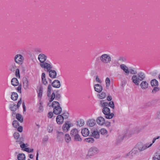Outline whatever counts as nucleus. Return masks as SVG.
I'll list each match as a JSON object with an SVG mask.
<instances>
[{"label": "nucleus", "instance_id": "nucleus-18", "mask_svg": "<svg viewBox=\"0 0 160 160\" xmlns=\"http://www.w3.org/2000/svg\"><path fill=\"white\" fill-rule=\"evenodd\" d=\"M48 72L49 73V76L50 78H56L57 73L54 70H51Z\"/></svg>", "mask_w": 160, "mask_h": 160}, {"label": "nucleus", "instance_id": "nucleus-27", "mask_svg": "<svg viewBox=\"0 0 160 160\" xmlns=\"http://www.w3.org/2000/svg\"><path fill=\"white\" fill-rule=\"evenodd\" d=\"M12 85L14 86H18L19 84V82L18 79L16 78H13L11 80Z\"/></svg>", "mask_w": 160, "mask_h": 160}, {"label": "nucleus", "instance_id": "nucleus-59", "mask_svg": "<svg viewBox=\"0 0 160 160\" xmlns=\"http://www.w3.org/2000/svg\"><path fill=\"white\" fill-rule=\"evenodd\" d=\"M129 71L130 73L132 74H135L137 73V72L135 70L133 69H130Z\"/></svg>", "mask_w": 160, "mask_h": 160}, {"label": "nucleus", "instance_id": "nucleus-31", "mask_svg": "<svg viewBox=\"0 0 160 160\" xmlns=\"http://www.w3.org/2000/svg\"><path fill=\"white\" fill-rule=\"evenodd\" d=\"M106 96V95L104 92H102L101 93L97 95L98 98L101 99L105 98Z\"/></svg>", "mask_w": 160, "mask_h": 160}, {"label": "nucleus", "instance_id": "nucleus-33", "mask_svg": "<svg viewBox=\"0 0 160 160\" xmlns=\"http://www.w3.org/2000/svg\"><path fill=\"white\" fill-rule=\"evenodd\" d=\"M100 106L104 108V107H107L108 106V103L106 102H105L103 100H101L100 101Z\"/></svg>", "mask_w": 160, "mask_h": 160}, {"label": "nucleus", "instance_id": "nucleus-57", "mask_svg": "<svg viewBox=\"0 0 160 160\" xmlns=\"http://www.w3.org/2000/svg\"><path fill=\"white\" fill-rule=\"evenodd\" d=\"M48 139V136L45 137L42 140V142L43 143H45L47 142Z\"/></svg>", "mask_w": 160, "mask_h": 160}, {"label": "nucleus", "instance_id": "nucleus-10", "mask_svg": "<svg viewBox=\"0 0 160 160\" xmlns=\"http://www.w3.org/2000/svg\"><path fill=\"white\" fill-rule=\"evenodd\" d=\"M134 148H136L138 151L139 152H142L145 150L144 144L140 142L137 144Z\"/></svg>", "mask_w": 160, "mask_h": 160}, {"label": "nucleus", "instance_id": "nucleus-45", "mask_svg": "<svg viewBox=\"0 0 160 160\" xmlns=\"http://www.w3.org/2000/svg\"><path fill=\"white\" fill-rule=\"evenodd\" d=\"M12 125L15 128H17L19 126L18 122L16 120H14L13 122Z\"/></svg>", "mask_w": 160, "mask_h": 160}, {"label": "nucleus", "instance_id": "nucleus-2", "mask_svg": "<svg viewBox=\"0 0 160 160\" xmlns=\"http://www.w3.org/2000/svg\"><path fill=\"white\" fill-rule=\"evenodd\" d=\"M70 135L72 137L74 138V140L79 142L82 141V139L79 134V131L78 129L75 128L72 129L70 131Z\"/></svg>", "mask_w": 160, "mask_h": 160}, {"label": "nucleus", "instance_id": "nucleus-64", "mask_svg": "<svg viewBox=\"0 0 160 160\" xmlns=\"http://www.w3.org/2000/svg\"><path fill=\"white\" fill-rule=\"evenodd\" d=\"M112 99V98L111 96H108V97L107 98V100L108 101H110Z\"/></svg>", "mask_w": 160, "mask_h": 160}, {"label": "nucleus", "instance_id": "nucleus-14", "mask_svg": "<svg viewBox=\"0 0 160 160\" xmlns=\"http://www.w3.org/2000/svg\"><path fill=\"white\" fill-rule=\"evenodd\" d=\"M64 120L63 118L61 115H58L56 118V122L59 124H62Z\"/></svg>", "mask_w": 160, "mask_h": 160}, {"label": "nucleus", "instance_id": "nucleus-41", "mask_svg": "<svg viewBox=\"0 0 160 160\" xmlns=\"http://www.w3.org/2000/svg\"><path fill=\"white\" fill-rule=\"evenodd\" d=\"M16 118L21 122H22L23 121V119L22 115L18 113H17L16 115Z\"/></svg>", "mask_w": 160, "mask_h": 160}, {"label": "nucleus", "instance_id": "nucleus-23", "mask_svg": "<svg viewBox=\"0 0 160 160\" xmlns=\"http://www.w3.org/2000/svg\"><path fill=\"white\" fill-rule=\"evenodd\" d=\"M17 160H26L25 155L23 153L18 154L17 156Z\"/></svg>", "mask_w": 160, "mask_h": 160}, {"label": "nucleus", "instance_id": "nucleus-24", "mask_svg": "<svg viewBox=\"0 0 160 160\" xmlns=\"http://www.w3.org/2000/svg\"><path fill=\"white\" fill-rule=\"evenodd\" d=\"M88 125L90 127H93L96 124L95 121L94 119L89 120L87 122Z\"/></svg>", "mask_w": 160, "mask_h": 160}, {"label": "nucleus", "instance_id": "nucleus-56", "mask_svg": "<svg viewBox=\"0 0 160 160\" xmlns=\"http://www.w3.org/2000/svg\"><path fill=\"white\" fill-rule=\"evenodd\" d=\"M108 105H109V106L113 109L114 108V102L112 101L110 102H109V104H108Z\"/></svg>", "mask_w": 160, "mask_h": 160}, {"label": "nucleus", "instance_id": "nucleus-37", "mask_svg": "<svg viewBox=\"0 0 160 160\" xmlns=\"http://www.w3.org/2000/svg\"><path fill=\"white\" fill-rule=\"evenodd\" d=\"M77 125L79 127H82L84 124V121L82 119H80L77 122Z\"/></svg>", "mask_w": 160, "mask_h": 160}, {"label": "nucleus", "instance_id": "nucleus-34", "mask_svg": "<svg viewBox=\"0 0 160 160\" xmlns=\"http://www.w3.org/2000/svg\"><path fill=\"white\" fill-rule=\"evenodd\" d=\"M100 132L102 135L104 136L107 135L108 133L107 130L104 128L101 129L100 130Z\"/></svg>", "mask_w": 160, "mask_h": 160}, {"label": "nucleus", "instance_id": "nucleus-11", "mask_svg": "<svg viewBox=\"0 0 160 160\" xmlns=\"http://www.w3.org/2000/svg\"><path fill=\"white\" fill-rule=\"evenodd\" d=\"M96 122L99 125L102 126L105 123V119L103 117H99L97 118Z\"/></svg>", "mask_w": 160, "mask_h": 160}, {"label": "nucleus", "instance_id": "nucleus-15", "mask_svg": "<svg viewBox=\"0 0 160 160\" xmlns=\"http://www.w3.org/2000/svg\"><path fill=\"white\" fill-rule=\"evenodd\" d=\"M140 86L142 89L145 90L148 88V84L146 81H142L141 83Z\"/></svg>", "mask_w": 160, "mask_h": 160}, {"label": "nucleus", "instance_id": "nucleus-28", "mask_svg": "<svg viewBox=\"0 0 160 160\" xmlns=\"http://www.w3.org/2000/svg\"><path fill=\"white\" fill-rule=\"evenodd\" d=\"M64 139L67 143H69L71 141V138L68 134H66L65 135Z\"/></svg>", "mask_w": 160, "mask_h": 160}, {"label": "nucleus", "instance_id": "nucleus-60", "mask_svg": "<svg viewBox=\"0 0 160 160\" xmlns=\"http://www.w3.org/2000/svg\"><path fill=\"white\" fill-rule=\"evenodd\" d=\"M118 60L120 61H121L122 62H125L126 61V58L123 57H120L119 59Z\"/></svg>", "mask_w": 160, "mask_h": 160}, {"label": "nucleus", "instance_id": "nucleus-5", "mask_svg": "<svg viewBox=\"0 0 160 160\" xmlns=\"http://www.w3.org/2000/svg\"><path fill=\"white\" fill-rule=\"evenodd\" d=\"M138 152L136 148H134L129 152L125 155V157L127 158L132 159L136 155L138 154Z\"/></svg>", "mask_w": 160, "mask_h": 160}, {"label": "nucleus", "instance_id": "nucleus-26", "mask_svg": "<svg viewBox=\"0 0 160 160\" xmlns=\"http://www.w3.org/2000/svg\"><path fill=\"white\" fill-rule=\"evenodd\" d=\"M92 136L95 138L98 139L100 138L99 133L98 131H94L92 132Z\"/></svg>", "mask_w": 160, "mask_h": 160}, {"label": "nucleus", "instance_id": "nucleus-53", "mask_svg": "<svg viewBox=\"0 0 160 160\" xmlns=\"http://www.w3.org/2000/svg\"><path fill=\"white\" fill-rule=\"evenodd\" d=\"M154 88L152 90V92L153 93H155L159 90V88L157 87H154Z\"/></svg>", "mask_w": 160, "mask_h": 160}, {"label": "nucleus", "instance_id": "nucleus-32", "mask_svg": "<svg viewBox=\"0 0 160 160\" xmlns=\"http://www.w3.org/2000/svg\"><path fill=\"white\" fill-rule=\"evenodd\" d=\"M42 83L44 85H46L47 84V82L45 78V73H42Z\"/></svg>", "mask_w": 160, "mask_h": 160}, {"label": "nucleus", "instance_id": "nucleus-30", "mask_svg": "<svg viewBox=\"0 0 160 160\" xmlns=\"http://www.w3.org/2000/svg\"><path fill=\"white\" fill-rule=\"evenodd\" d=\"M151 86L153 87H157L158 86V81L156 79L152 80L151 81Z\"/></svg>", "mask_w": 160, "mask_h": 160}, {"label": "nucleus", "instance_id": "nucleus-1", "mask_svg": "<svg viewBox=\"0 0 160 160\" xmlns=\"http://www.w3.org/2000/svg\"><path fill=\"white\" fill-rule=\"evenodd\" d=\"M145 78V75L142 72L139 73L138 74L133 75L132 78V82L135 85L138 86L139 85L140 81H142Z\"/></svg>", "mask_w": 160, "mask_h": 160}, {"label": "nucleus", "instance_id": "nucleus-48", "mask_svg": "<svg viewBox=\"0 0 160 160\" xmlns=\"http://www.w3.org/2000/svg\"><path fill=\"white\" fill-rule=\"evenodd\" d=\"M152 144H151L150 142L146 143L145 144H144V146L145 150L150 148L152 146Z\"/></svg>", "mask_w": 160, "mask_h": 160}, {"label": "nucleus", "instance_id": "nucleus-8", "mask_svg": "<svg viewBox=\"0 0 160 160\" xmlns=\"http://www.w3.org/2000/svg\"><path fill=\"white\" fill-rule=\"evenodd\" d=\"M40 66L42 68L44 69L45 70H47L49 72L51 70L52 68V66L50 63L44 62L43 63H40Z\"/></svg>", "mask_w": 160, "mask_h": 160}, {"label": "nucleus", "instance_id": "nucleus-7", "mask_svg": "<svg viewBox=\"0 0 160 160\" xmlns=\"http://www.w3.org/2000/svg\"><path fill=\"white\" fill-rule=\"evenodd\" d=\"M99 152L98 149L95 147H92L89 149L88 155L89 156H92L96 154Z\"/></svg>", "mask_w": 160, "mask_h": 160}, {"label": "nucleus", "instance_id": "nucleus-44", "mask_svg": "<svg viewBox=\"0 0 160 160\" xmlns=\"http://www.w3.org/2000/svg\"><path fill=\"white\" fill-rule=\"evenodd\" d=\"M20 147L22 148V150H24L25 148H26L28 146V145L27 144H24L22 142L20 143Z\"/></svg>", "mask_w": 160, "mask_h": 160}, {"label": "nucleus", "instance_id": "nucleus-58", "mask_svg": "<svg viewBox=\"0 0 160 160\" xmlns=\"http://www.w3.org/2000/svg\"><path fill=\"white\" fill-rule=\"evenodd\" d=\"M156 119H160V111L157 112L156 115Z\"/></svg>", "mask_w": 160, "mask_h": 160}, {"label": "nucleus", "instance_id": "nucleus-46", "mask_svg": "<svg viewBox=\"0 0 160 160\" xmlns=\"http://www.w3.org/2000/svg\"><path fill=\"white\" fill-rule=\"evenodd\" d=\"M124 137L122 135H119L117 138V140L118 142H120L122 141L124 139Z\"/></svg>", "mask_w": 160, "mask_h": 160}, {"label": "nucleus", "instance_id": "nucleus-52", "mask_svg": "<svg viewBox=\"0 0 160 160\" xmlns=\"http://www.w3.org/2000/svg\"><path fill=\"white\" fill-rule=\"evenodd\" d=\"M95 80L97 83H101L102 82V81L99 78L98 75L96 76Z\"/></svg>", "mask_w": 160, "mask_h": 160}, {"label": "nucleus", "instance_id": "nucleus-13", "mask_svg": "<svg viewBox=\"0 0 160 160\" xmlns=\"http://www.w3.org/2000/svg\"><path fill=\"white\" fill-rule=\"evenodd\" d=\"M120 68L123 70L127 75H128L130 73L128 67L125 64H121L120 65Z\"/></svg>", "mask_w": 160, "mask_h": 160}, {"label": "nucleus", "instance_id": "nucleus-42", "mask_svg": "<svg viewBox=\"0 0 160 160\" xmlns=\"http://www.w3.org/2000/svg\"><path fill=\"white\" fill-rule=\"evenodd\" d=\"M139 132V131L138 128H136L132 129L131 131L132 134L138 133Z\"/></svg>", "mask_w": 160, "mask_h": 160}, {"label": "nucleus", "instance_id": "nucleus-16", "mask_svg": "<svg viewBox=\"0 0 160 160\" xmlns=\"http://www.w3.org/2000/svg\"><path fill=\"white\" fill-rule=\"evenodd\" d=\"M52 85L53 87L57 88H60L61 86L60 82L58 80H54Z\"/></svg>", "mask_w": 160, "mask_h": 160}, {"label": "nucleus", "instance_id": "nucleus-21", "mask_svg": "<svg viewBox=\"0 0 160 160\" xmlns=\"http://www.w3.org/2000/svg\"><path fill=\"white\" fill-rule=\"evenodd\" d=\"M70 126L69 123H65L64 124L62 127L63 131L65 132H67L69 129Z\"/></svg>", "mask_w": 160, "mask_h": 160}, {"label": "nucleus", "instance_id": "nucleus-6", "mask_svg": "<svg viewBox=\"0 0 160 160\" xmlns=\"http://www.w3.org/2000/svg\"><path fill=\"white\" fill-rule=\"evenodd\" d=\"M24 60L23 57L20 54L16 55L14 58V61L18 64H22Z\"/></svg>", "mask_w": 160, "mask_h": 160}, {"label": "nucleus", "instance_id": "nucleus-9", "mask_svg": "<svg viewBox=\"0 0 160 160\" xmlns=\"http://www.w3.org/2000/svg\"><path fill=\"white\" fill-rule=\"evenodd\" d=\"M47 58V56L43 54H39L38 57V59L40 62V63H43L45 62Z\"/></svg>", "mask_w": 160, "mask_h": 160}, {"label": "nucleus", "instance_id": "nucleus-25", "mask_svg": "<svg viewBox=\"0 0 160 160\" xmlns=\"http://www.w3.org/2000/svg\"><path fill=\"white\" fill-rule=\"evenodd\" d=\"M43 88L42 86H40L37 91L38 93V96L39 99L41 100Z\"/></svg>", "mask_w": 160, "mask_h": 160}, {"label": "nucleus", "instance_id": "nucleus-22", "mask_svg": "<svg viewBox=\"0 0 160 160\" xmlns=\"http://www.w3.org/2000/svg\"><path fill=\"white\" fill-rule=\"evenodd\" d=\"M81 133L82 136L84 137H87L89 134V131L88 128H84L82 129Z\"/></svg>", "mask_w": 160, "mask_h": 160}, {"label": "nucleus", "instance_id": "nucleus-3", "mask_svg": "<svg viewBox=\"0 0 160 160\" xmlns=\"http://www.w3.org/2000/svg\"><path fill=\"white\" fill-rule=\"evenodd\" d=\"M101 61L103 63L107 64L109 63L112 60V58L110 55L107 54H103L100 57Z\"/></svg>", "mask_w": 160, "mask_h": 160}, {"label": "nucleus", "instance_id": "nucleus-36", "mask_svg": "<svg viewBox=\"0 0 160 160\" xmlns=\"http://www.w3.org/2000/svg\"><path fill=\"white\" fill-rule=\"evenodd\" d=\"M18 97V94L16 92H13L12 93L11 98L13 101H16L17 100Z\"/></svg>", "mask_w": 160, "mask_h": 160}, {"label": "nucleus", "instance_id": "nucleus-12", "mask_svg": "<svg viewBox=\"0 0 160 160\" xmlns=\"http://www.w3.org/2000/svg\"><path fill=\"white\" fill-rule=\"evenodd\" d=\"M94 88L95 91L98 92H101L103 89L102 85L98 84H95L94 86Z\"/></svg>", "mask_w": 160, "mask_h": 160}, {"label": "nucleus", "instance_id": "nucleus-63", "mask_svg": "<svg viewBox=\"0 0 160 160\" xmlns=\"http://www.w3.org/2000/svg\"><path fill=\"white\" fill-rule=\"evenodd\" d=\"M22 103V101L21 99L18 102L17 105V108H18L21 105Z\"/></svg>", "mask_w": 160, "mask_h": 160}, {"label": "nucleus", "instance_id": "nucleus-61", "mask_svg": "<svg viewBox=\"0 0 160 160\" xmlns=\"http://www.w3.org/2000/svg\"><path fill=\"white\" fill-rule=\"evenodd\" d=\"M53 115V113L52 112H50L48 114V117L49 118H51Z\"/></svg>", "mask_w": 160, "mask_h": 160}, {"label": "nucleus", "instance_id": "nucleus-51", "mask_svg": "<svg viewBox=\"0 0 160 160\" xmlns=\"http://www.w3.org/2000/svg\"><path fill=\"white\" fill-rule=\"evenodd\" d=\"M13 136L15 139H17L19 138L20 135L18 132H16L14 133Z\"/></svg>", "mask_w": 160, "mask_h": 160}, {"label": "nucleus", "instance_id": "nucleus-19", "mask_svg": "<svg viewBox=\"0 0 160 160\" xmlns=\"http://www.w3.org/2000/svg\"><path fill=\"white\" fill-rule=\"evenodd\" d=\"M48 105L49 106H52L53 109L55 108H57V107H60L59 103L57 101L53 102L52 104L50 103H48Z\"/></svg>", "mask_w": 160, "mask_h": 160}, {"label": "nucleus", "instance_id": "nucleus-17", "mask_svg": "<svg viewBox=\"0 0 160 160\" xmlns=\"http://www.w3.org/2000/svg\"><path fill=\"white\" fill-rule=\"evenodd\" d=\"M23 86L25 89H27L28 88L29 82L26 78H25L23 79Z\"/></svg>", "mask_w": 160, "mask_h": 160}, {"label": "nucleus", "instance_id": "nucleus-4", "mask_svg": "<svg viewBox=\"0 0 160 160\" xmlns=\"http://www.w3.org/2000/svg\"><path fill=\"white\" fill-rule=\"evenodd\" d=\"M102 112L105 115V118L107 119H112L114 116L113 113H110V109L107 107H104L103 108Z\"/></svg>", "mask_w": 160, "mask_h": 160}, {"label": "nucleus", "instance_id": "nucleus-55", "mask_svg": "<svg viewBox=\"0 0 160 160\" xmlns=\"http://www.w3.org/2000/svg\"><path fill=\"white\" fill-rule=\"evenodd\" d=\"M24 151L28 152H32L33 151V149H31L30 148L27 147L26 148H25Z\"/></svg>", "mask_w": 160, "mask_h": 160}, {"label": "nucleus", "instance_id": "nucleus-49", "mask_svg": "<svg viewBox=\"0 0 160 160\" xmlns=\"http://www.w3.org/2000/svg\"><path fill=\"white\" fill-rule=\"evenodd\" d=\"M43 110V107L42 105V102H40L39 103V106L38 108V112H42Z\"/></svg>", "mask_w": 160, "mask_h": 160}, {"label": "nucleus", "instance_id": "nucleus-38", "mask_svg": "<svg viewBox=\"0 0 160 160\" xmlns=\"http://www.w3.org/2000/svg\"><path fill=\"white\" fill-rule=\"evenodd\" d=\"M153 160H160V153H156L153 157Z\"/></svg>", "mask_w": 160, "mask_h": 160}, {"label": "nucleus", "instance_id": "nucleus-54", "mask_svg": "<svg viewBox=\"0 0 160 160\" xmlns=\"http://www.w3.org/2000/svg\"><path fill=\"white\" fill-rule=\"evenodd\" d=\"M19 69L17 68L16 69V72H15V75L17 77H18V78H20V73H19Z\"/></svg>", "mask_w": 160, "mask_h": 160}, {"label": "nucleus", "instance_id": "nucleus-47", "mask_svg": "<svg viewBox=\"0 0 160 160\" xmlns=\"http://www.w3.org/2000/svg\"><path fill=\"white\" fill-rule=\"evenodd\" d=\"M69 114V113L68 112H66L63 113L61 115H62V117L64 119H66L68 118Z\"/></svg>", "mask_w": 160, "mask_h": 160}, {"label": "nucleus", "instance_id": "nucleus-29", "mask_svg": "<svg viewBox=\"0 0 160 160\" xmlns=\"http://www.w3.org/2000/svg\"><path fill=\"white\" fill-rule=\"evenodd\" d=\"M57 133V139L59 141H61V138L63 136V133L58 131Z\"/></svg>", "mask_w": 160, "mask_h": 160}, {"label": "nucleus", "instance_id": "nucleus-50", "mask_svg": "<svg viewBox=\"0 0 160 160\" xmlns=\"http://www.w3.org/2000/svg\"><path fill=\"white\" fill-rule=\"evenodd\" d=\"M53 130V127L52 125H50L48 127V132H51Z\"/></svg>", "mask_w": 160, "mask_h": 160}, {"label": "nucleus", "instance_id": "nucleus-39", "mask_svg": "<svg viewBox=\"0 0 160 160\" xmlns=\"http://www.w3.org/2000/svg\"><path fill=\"white\" fill-rule=\"evenodd\" d=\"M54 99H55V100H57L58 99V97L57 95L55 96L54 93L53 92L50 96V98L49 99V102H51Z\"/></svg>", "mask_w": 160, "mask_h": 160}, {"label": "nucleus", "instance_id": "nucleus-43", "mask_svg": "<svg viewBox=\"0 0 160 160\" xmlns=\"http://www.w3.org/2000/svg\"><path fill=\"white\" fill-rule=\"evenodd\" d=\"M85 141L86 142L88 143H92L94 142V140L92 138H86Z\"/></svg>", "mask_w": 160, "mask_h": 160}, {"label": "nucleus", "instance_id": "nucleus-62", "mask_svg": "<svg viewBox=\"0 0 160 160\" xmlns=\"http://www.w3.org/2000/svg\"><path fill=\"white\" fill-rule=\"evenodd\" d=\"M18 130L20 132H22V126H19L18 127Z\"/></svg>", "mask_w": 160, "mask_h": 160}, {"label": "nucleus", "instance_id": "nucleus-40", "mask_svg": "<svg viewBox=\"0 0 160 160\" xmlns=\"http://www.w3.org/2000/svg\"><path fill=\"white\" fill-rule=\"evenodd\" d=\"M10 108L12 111H14L17 110V108L16 104L14 103L11 104L10 106Z\"/></svg>", "mask_w": 160, "mask_h": 160}, {"label": "nucleus", "instance_id": "nucleus-20", "mask_svg": "<svg viewBox=\"0 0 160 160\" xmlns=\"http://www.w3.org/2000/svg\"><path fill=\"white\" fill-rule=\"evenodd\" d=\"M62 111V109L60 107H57L56 108H55L53 110V113L56 114H59Z\"/></svg>", "mask_w": 160, "mask_h": 160}, {"label": "nucleus", "instance_id": "nucleus-35", "mask_svg": "<svg viewBox=\"0 0 160 160\" xmlns=\"http://www.w3.org/2000/svg\"><path fill=\"white\" fill-rule=\"evenodd\" d=\"M105 82L106 85V88L107 89L109 88L110 84V81L109 78L107 77L106 78L105 80Z\"/></svg>", "mask_w": 160, "mask_h": 160}]
</instances>
